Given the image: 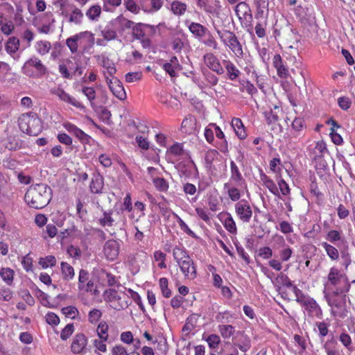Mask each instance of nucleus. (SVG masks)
<instances>
[{
    "label": "nucleus",
    "mask_w": 355,
    "mask_h": 355,
    "mask_svg": "<svg viewBox=\"0 0 355 355\" xmlns=\"http://www.w3.org/2000/svg\"><path fill=\"white\" fill-rule=\"evenodd\" d=\"M51 189L45 184L31 185L27 190L24 200L28 205L34 209H42L50 202Z\"/></svg>",
    "instance_id": "f257e3e1"
},
{
    "label": "nucleus",
    "mask_w": 355,
    "mask_h": 355,
    "mask_svg": "<svg viewBox=\"0 0 355 355\" xmlns=\"http://www.w3.org/2000/svg\"><path fill=\"white\" fill-rule=\"evenodd\" d=\"M173 257L186 279L193 280L196 277L194 261L183 247L175 246L173 249Z\"/></svg>",
    "instance_id": "f03ea898"
},
{
    "label": "nucleus",
    "mask_w": 355,
    "mask_h": 355,
    "mask_svg": "<svg viewBox=\"0 0 355 355\" xmlns=\"http://www.w3.org/2000/svg\"><path fill=\"white\" fill-rule=\"evenodd\" d=\"M60 10L63 19L69 24L80 26L84 21V13L75 4L61 0Z\"/></svg>",
    "instance_id": "7ed1b4c3"
},
{
    "label": "nucleus",
    "mask_w": 355,
    "mask_h": 355,
    "mask_svg": "<svg viewBox=\"0 0 355 355\" xmlns=\"http://www.w3.org/2000/svg\"><path fill=\"white\" fill-rule=\"evenodd\" d=\"M347 292L334 291L331 293L325 295L327 304L331 307V313L340 318L346 316Z\"/></svg>",
    "instance_id": "20e7f679"
},
{
    "label": "nucleus",
    "mask_w": 355,
    "mask_h": 355,
    "mask_svg": "<svg viewBox=\"0 0 355 355\" xmlns=\"http://www.w3.org/2000/svg\"><path fill=\"white\" fill-rule=\"evenodd\" d=\"M325 286L334 287L335 288L334 291L339 292H348L351 284L345 274L341 273L337 268L331 267L327 275V282Z\"/></svg>",
    "instance_id": "39448f33"
},
{
    "label": "nucleus",
    "mask_w": 355,
    "mask_h": 355,
    "mask_svg": "<svg viewBox=\"0 0 355 355\" xmlns=\"http://www.w3.org/2000/svg\"><path fill=\"white\" fill-rule=\"evenodd\" d=\"M19 126L22 132L31 136L38 135L42 130L41 119L35 116L22 115Z\"/></svg>",
    "instance_id": "423d86ee"
},
{
    "label": "nucleus",
    "mask_w": 355,
    "mask_h": 355,
    "mask_svg": "<svg viewBox=\"0 0 355 355\" xmlns=\"http://www.w3.org/2000/svg\"><path fill=\"white\" fill-rule=\"evenodd\" d=\"M104 300L110 304V306L115 310H120L126 308L128 303L125 300V293L121 295L116 290L109 288L103 293Z\"/></svg>",
    "instance_id": "0eeeda50"
},
{
    "label": "nucleus",
    "mask_w": 355,
    "mask_h": 355,
    "mask_svg": "<svg viewBox=\"0 0 355 355\" xmlns=\"http://www.w3.org/2000/svg\"><path fill=\"white\" fill-rule=\"evenodd\" d=\"M31 67L35 68L40 76L44 75L47 71L46 67L41 60L35 56L31 57L24 63L22 67L23 73L28 76H33V72L31 69Z\"/></svg>",
    "instance_id": "6e6552de"
},
{
    "label": "nucleus",
    "mask_w": 355,
    "mask_h": 355,
    "mask_svg": "<svg viewBox=\"0 0 355 355\" xmlns=\"http://www.w3.org/2000/svg\"><path fill=\"white\" fill-rule=\"evenodd\" d=\"M235 212L243 223H249L252 216V209L248 201L241 200L235 204Z\"/></svg>",
    "instance_id": "1a4fd4ad"
},
{
    "label": "nucleus",
    "mask_w": 355,
    "mask_h": 355,
    "mask_svg": "<svg viewBox=\"0 0 355 355\" xmlns=\"http://www.w3.org/2000/svg\"><path fill=\"white\" fill-rule=\"evenodd\" d=\"M304 307L307 315L312 318L321 319L322 317V311L320 305L312 297H309L301 304Z\"/></svg>",
    "instance_id": "9d476101"
},
{
    "label": "nucleus",
    "mask_w": 355,
    "mask_h": 355,
    "mask_svg": "<svg viewBox=\"0 0 355 355\" xmlns=\"http://www.w3.org/2000/svg\"><path fill=\"white\" fill-rule=\"evenodd\" d=\"M106 82L108 85L110 90L113 95L119 100H124L126 98V93L121 82L115 76L110 78L105 76Z\"/></svg>",
    "instance_id": "9b49d317"
},
{
    "label": "nucleus",
    "mask_w": 355,
    "mask_h": 355,
    "mask_svg": "<svg viewBox=\"0 0 355 355\" xmlns=\"http://www.w3.org/2000/svg\"><path fill=\"white\" fill-rule=\"evenodd\" d=\"M235 12L241 24L247 26L251 23L252 15L249 6L245 2L239 3L235 8Z\"/></svg>",
    "instance_id": "f8f14e48"
},
{
    "label": "nucleus",
    "mask_w": 355,
    "mask_h": 355,
    "mask_svg": "<svg viewBox=\"0 0 355 355\" xmlns=\"http://www.w3.org/2000/svg\"><path fill=\"white\" fill-rule=\"evenodd\" d=\"M83 38H87L90 42H93L94 40V34L89 31L81 32L67 40L66 44L72 53L77 52L78 47V42Z\"/></svg>",
    "instance_id": "ddd939ff"
},
{
    "label": "nucleus",
    "mask_w": 355,
    "mask_h": 355,
    "mask_svg": "<svg viewBox=\"0 0 355 355\" xmlns=\"http://www.w3.org/2000/svg\"><path fill=\"white\" fill-rule=\"evenodd\" d=\"M87 338L83 334H76L72 339L71 350L73 354L85 355Z\"/></svg>",
    "instance_id": "4468645a"
},
{
    "label": "nucleus",
    "mask_w": 355,
    "mask_h": 355,
    "mask_svg": "<svg viewBox=\"0 0 355 355\" xmlns=\"http://www.w3.org/2000/svg\"><path fill=\"white\" fill-rule=\"evenodd\" d=\"M304 120L302 118H295L291 124L292 131L288 137L289 143H295L299 137H301L303 130L305 128Z\"/></svg>",
    "instance_id": "2eb2a0df"
},
{
    "label": "nucleus",
    "mask_w": 355,
    "mask_h": 355,
    "mask_svg": "<svg viewBox=\"0 0 355 355\" xmlns=\"http://www.w3.org/2000/svg\"><path fill=\"white\" fill-rule=\"evenodd\" d=\"M203 59L206 66L211 71L216 72L218 75H222L224 73V69L219 60L212 53H206L204 55Z\"/></svg>",
    "instance_id": "dca6fc26"
},
{
    "label": "nucleus",
    "mask_w": 355,
    "mask_h": 355,
    "mask_svg": "<svg viewBox=\"0 0 355 355\" xmlns=\"http://www.w3.org/2000/svg\"><path fill=\"white\" fill-rule=\"evenodd\" d=\"M184 24L195 38H202L209 33L208 29L200 23L190 21L189 19H187L184 21Z\"/></svg>",
    "instance_id": "f3484780"
},
{
    "label": "nucleus",
    "mask_w": 355,
    "mask_h": 355,
    "mask_svg": "<svg viewBox=\"0 0 355 355\" xmlns=\"http://www.w3.org/2000/svg\"><path fill=\"white\" fill-rule=\"evenodd\" d=\"M230 178L227 182L234 183L239 187H247L245 180L243 178L239 167L234 161L230 162Z\"/></svg>",
    "instance_id": "a211bd4d"
},
{
    "label": "nucleus",
    "mask_w": 355,
    "mask_h": 355,
    "mask_svg": "<svg viewBox=\"0 0 355 355\" xmlns=\"http://www.w3.org/2000/svg\"><path fill=\"white\" fill-rule=\"evenodd\" d=\"M103 252L107 260H115L119 252V244L114 240H108L105 242Z\"/></svg>",
    "instance_id": "6ab92c4d"
},
{
    "label": "nucleus",
    "mask_w": 355,
    "mask_h": 355,
    "mask_svg": "<svg viewBox=\"0 0 355 355\" xmlns=\"http://www.w3.org/2000/svg\"><path fill=\"white\" fill-rule=\"evenodd\" d=\"M51 93L58 97V98L62 101L69 103L76 107H81L80 103H79L77 100H76L69 94L65 92V91L63 89L53 88L51 89Z\"/></svg>",
    "instance_id": "aec40b11"
},
{
    "label": "nucleus",
    "mask_w": 355,
    "mask_h": 355,
    "mask_svg": "<svg viewBox=\"0 0 355 355\" xmlns=\"http://www.w3.org/2000/svg\"><path fill=\"white\" fill-rule=\"evenodd\" d=\"M64 128L71 134L74 135L82 143L88 142L90 137L75 125L66 122L63 124Z\"/></svg>",
    "instance_id": "412c9836"
},
{
    "label": "nucleus",
    "mask_w": 355,
    "mask_h": 355,
    "mask_svg": "<svg viewBox=\"0 0 355 355\" xmlns=\"http://www.w3.org/2000/svg\"><path fill=\"white\" fill-rule=\"evenodd\" d=\"M98 62L106 69V73L108 74L107 76L112 78L116 71V69L114 62L109 59L105 54H101L96 56Z\"/></svg>",
    "instance_id": "4be33fe9"
},
{
    "label": "nucleus",
    "mask_w": 355,
    "mask_h": 355,
    "mask_svg": "<svg viewBox=\"0 0 355 355\" xmlns=\"http://www.w3.org/2000/svg\"><path fill=\"white\" fill-rule=\"evenodd\" d=\"M162 67L171 77H175L177 72L182 69L176 56H173L169 62L164 63Z\"/></svg>",
    "instance_id": "5701e85b"
},
{
    "label": "nucleus",
    "mask_w": 355,
    "mask_h": 355,
    "mask_svg": "<svg viewBox=\"0 0 355 355\" xmlns=\"http://www.w3.org/2000/svg\"><path fill=\"white\" fill-rule=\"evenodd\" d=\"M188 8L189 6L186 3L174 0L171 2L168 9L175 16L180 17L186 14Z\"/></svg>",
    "instance_id": "b1692460"
},
{
    "label": "nucleus",
    "mask_w": 355,
    "mask_h": 355,
    "mask_svg": "<svg viewBox=\"0 0 355 355\" xmlns=\"http://www.w3.org/2000/svg\"><path fill=\"white\" fill-rule=\"evenodd\" d=\"M111 24L116 26L119 32L123 33L127 29H130L135 24V22L125 18L123 15H120L111 21Z\"/></svg>",
    "instance_id": "393cba45"
},
{
    "label": "nucleus",
    "mask_w": 355,
    "mask_h": 355,
    "mask_svg": "<svg viewBox=\"0 0 355 355\" xmlns=\"http://www.w3.org/2000/svg\"><path fill=\"white\" fill-rule=\"evenodd\" d=\"M223 64L226 69L227 78L232 81L236 80L241 75L240 70L230 60H223Z\"/></svg>",
    "instance_id": "a878e982"
},
{
    "label": "nucleus",
    "mask_w": 355,
    "mask_h": 355,
    "mask_svg": "<svg viewBox=\"0 0 355 355\" xmlns=\"http://www.w3.org/2000/svg\"><path fill=\"white\" fill-rule=\"evenodd\" d=\"M247 187H239L234 183L225 182L224 184V189L227 191L229 198L232 201H237L240 199L241 193L243 189Z\"/></svg>",
    "instance_id": "bb28decb"
},
{
    "label": "nucleus",
    "mask_w": 355,
    "mask_h": 355,
    "mask_svg": "<svg viewBox=\"0 0 355 355\" xmlns=\"http://www.w3.org/2000/svg\"><path fill=\"white\" fill-rule=\"evenodd\" d=\"M44 18L48 19V24H41V26L37 28V31L40 33L47 35L53 31L55 20L51 12H45L44 14Z\"/></svg>",
    "instance_id": "cd10ccee"
},
{
    "label": "nucleus",
    "mask_w": 355,
    "mask_h": 355,
    "mask_svg": "<svg viewBox=\"0 0 355 355\" xmlns=\"http://www.w3.org/2000/svg\"><path fill=\"white\" fill-rule=\"evenodd\" d=\"M274 67L277 69V75L280 78H286L288 76V70L283 63L282 57L279 54L275 55L272 60Z\"/></svg>",
    "instance_id": "c85d7f7f"
},
{
    "label": "nucleus",
    "mask_w": 355,
    "mask_h": 355,
    "mask_svg": "<svg viewBox=\"0 0 355 355\" xmlns=\"http://www.w3.org/2000/svg\"><path fill=\"white\" fill-rule=\"evenodd\" d=\"M212 26H214V30L218 34L219 38L223 42L225 46H227L228 44H230L232 41L234 40L237 37L235 33L230 31H220L217 26L216 25L214 21H212Z\"/></svg>",
    "instance_id": "c756f323"
},
{
    "label": "nucleus",
    "mask_w": 355,
    "mask_h": 355,
    "mask_svg": "<svg viewBox=\"0 0 355 355\" xmlns=\"http://www.w3.org/2000/svg\"><path fill=\"white\" fill-rule=\"evenodd\" d=\"M114 26L111 24V21H110V23L105 25V26L100 27V35L103 37L104 40L110 42L116 39L117 33L116 31L114 30Z\"/></svg>",
    "instance_id": "7c9ffc66"
},
{
    "label": "nucleus",
    "mask_w": 355,
    "mask_h": 355,
    "mask_svg": "<svg viewBox=\"0 0 355 355\" xmlns=\"http://www.w3.org/2000/svg\"><path fill=\"white\" fill-rule=\"evenodd\" d=\"M260 179L263 184L270 191V193L279 198V191L278 187L271 178L261 172L260 173Z\"/></svg>",
    "instance_id": "2f4dec72"
},
{
    "label": "nucleus",
    "mask_w": 355,
    "mask_h": 355,
    "mask_svg": "<svg viewBox=\"0 0 355 355\" xmlns=\"http://www.w3.org/2000/svg\"><path fill=\"white\" fill-rule=\"evenodd\" d=\"M232 126L234 130L236 135L240 139H243L247 137L244 125L242 121L239 118H234L232 120Z\"/></svg>",
    "instance_id": "473e14b6"
},
{
    "label": "nucleus",
    "mask_w": 355,
    "mask_h": 355,
    "mask_svg": "<svg viewBox=\"0 0 355 355\" xmlns=\"http://www.w3.org/2000/svg\"><path fill=\"white\" fill-rule=\"evenodd\" d=\"M103 178L100 174L93 176L90 184V190L94 193H99L103 188Z\"/></svg>",
    "instance_id": "72a5a7b5"
},
{
    "label": "nucleus",
    "mask_w": 355,
    "mask_h": 355,
    "mask_svg": "<svg viewBox=\"0 0 355 355\" xmlns=\"http://www.w3.org/2000/svg\"><path fill=\"white\" fill-rule=\"evenodd\" d=\"M51 49V44L47 40H40L36 42L35 44L36 52L42 56L46 55L50 51Z\"/></svg>",
    "instance_id": "f704fd0d"
},
{
    "label": "nucleus",
    "mask_w": 355,
    "mask_h": 355,
    "mask_svg": "<svg viewBox=\"0 0 355 355\" xmlns=\"http://www.w3.org/2000/svg\"><path fill=\"white\" fill-rule=\"evenodd\" d=\"M61 272L62 277L66 281L71 280L75 275L73 268L67 262H61Z\"/></svg>",
    "instance_id": "c9c22d12"
},
{
    "label": "nucleus",
    "mask_w": 355,
    "mask_h": 355,
    "mask_svg": "<svg viewBox=\"0 0 355 355\" xmlns=\"http://www.w3.org/2000/svg\"><path fill=\"white\" fill-rule=\"evenodd\" d=\"M224 217L225 218L223 220V223L226 230L231 234H236L237 232V228L236 223L232 215L229 213H227L225 214Z\"/></svg>",
    "instance_id": "e433bc0d"
},
{
    "label": "nucleus",
    "mask_w": 355,
    "mask_h": 355,
    "mask_svg": "<svg viewBox=\"0 0 355 355\" xmlns=\"http://www.w3.org/2000/svg\"><path fill=\"white\" fill-rule=\"evenodd\" d=\"M220 3L219 1H215L213 3H206L202 8L203 10L213 16H218L220 11Z\"/></svg>",
    "instance_id": "4c0bfd02"
},
{
    "label": "nucleus",
    "mask_w": 355,
    "mask_h": 355,
    "mask_svg": "<svg viewBox=\"0 0 355 355\" xmlns=\"http://www.w3.org/2000/svg\"><path fill=\"white\" fill-rule=\"evenodd\" d=\"M108 330V324L105 321H101L96 329L98 338L103 340H109Z\"/></svg>",
    "instance_id": "58836bf2"
},
{
    "label": "nucleus",
    "mask_w": 355,
    "mask_h": 355,
    "mask_svg": "<svg viewBox=\"0 0 355 355\" xmlns=\"http://www.w3.org/2000/svg\"><path fill=\"white\" fill-rule=\"evenodd\" d=\"M101 14V7L98 5H94L86 11V16L91 21H98Z\"/></svg>",
    "instance_id": "ea45409f"
},
{
    "label": "nucleus",
    "mask_w": 355,
    "mask_h": 355,
    "mask_svg": "<svg viewBox=\"0 0 355 355\" xmlns=\"http://www.w3.org/2000/svg\"><path fill=\"white\" fill-rule=\"evenodd\" d=\"M321 246L324 249L327 254L331 260H337L339 258L338 250L327 242H322Z\"/></svg>",
    "instance_id": "a19ab883"
},
{
    "label": "nucleus",
    "mask_w": 355,
    "mask_h": 355,
    "mask_svg": "<svg viewBox=\"0 0 355 355\" xmlns=\"http://www.w3.org/2000/svg\"><path fill=\"white\" fill-rule=\"evenodd\" d=\"M19 47V40L15 37H10L6 44V51L12 55L15 53Z\"/></svg>",
    "instance_id": "79ce46f5"
},
{
    "label": "nucleus",
    "mask_w": 355,
    "mask_h": 355,
    "mask_svg": "<svg viewBox=\"0 0 355 355\" xmlns=\"http://www.w3.org/2000/svg\"><path fill=\"white\" fill-rule=\"evenodd\" d=\"M218 332L224 339H228L232 337L234 332V327L230 324H220L218 327Z\"/></svg>",
    "instance_id": "37998d69"
},
{
    "label": "nucleus",
    "mask_w": 355,
    "mask_h": 355,
    "mask_svg": "<svg viewBox=\"0 0 355 355\" xmlns=\"http://www.w3.org/2000/svg\"><path fill=\"white\" fill-rule=\"evenodd\" d=\"M232 51L236 58H241L243 55L242 45L236 37L227 46Z\"/></svg>",
    "instance_id": "c03bdc74"
},
{
    "label": "nucleus",
    "mask_w": 355,
    "mask_h": 355,
    "mask_svg": "<svg viewBox=\"0 0 355 355\" xmlns=\"http://www.w3.org/2000/svg\"><path fill=\"white\" fill-rule=\"evenodd\" d=\"M22 142L15 136H8L6 143V147L10 150H16L21 148Z\"/></svg>",
    "instance_id": "a18cd8bd"
},
{
    "label": "nucleus",
    "mask_w": 355,
    "mask_h": 355,
    "mask_svg": "<svg viewBox=\"0 0 355 355\" xmlns=\"http://www.w3.org/2000/svg\"><path fill=\"white\" fill-rule=\"evenodd\" d=\"M153 183L157 190L162 192L166 191L169 187L168 182L163 178L157 177L153 178Z\"/></svg>",
    "instance_id": "49530a36"
},
{
    "label": "nucleus",
    "mask_w": 355,
    "mask_h": 355,
    "mask_svg": "<svg viewBox=\"0 0 355 355\" xmlns=\"http://www.w3.org/2000/svg\"><path fill=\"white\" fill-rule=\"evenodd\" d=\"M39 264L43 269L47 268L48 267H53L56 264L55 257L53 255L42 257L39 260Z\"/></svg>",
    "instance_id": "de8ad7c7"
},
{
    "label": "nucleus",
    "mask_w": 355,
    "mask_h": 355,
    "mask_svg": "<svg viewBox=\"0 0 355 355\" xmlns=\"http://www.w3.org/2000/svg\"><path fill=\"white\" fill-rule=\"evenodd\" d=\"M108 340H103L101 338H96L92 340V345L95 349V352L106 353L107 351L106 342Z\"/></svg>",
    "instance_id": "09e8293b"
},
{
    "label": "nucleus",
    "mask_w": 355,
    "mask_h": 355,
    "mask_svg": "<svg viewBox=\"0 0 355 355\" xmlns=\"http://www.w3.org/2000/svg\"><path fill=\"white\" fill-rule=\"evenodd\" d=\"M184 153L183 146L182 144L175 143L173 144L168 150L167 154L178 157L181 156Z\"/></svg>",
    "instance_id": "8fccbe9b"
},
{
    "label": "nucleus",
    "mask_w": 355,
    "mask_h": 355,
    "mask_svg": "<svg viewBox=\"0 0 355 355\" xmlns=\"http://www.w3.org/2000/svg\"><path fill=\"white\" fill-rule=\"evenodd\" d=\"M150 8H143V11L146 13H153L159 11L164 5V0H150Z\"/></svg>",
    "instance_id": "3c124183"
},
{
    "label": "nucleus",
    "mask_w": 355,
    "mask_h": 355,
    "mask_svg": "<svg viewBox=\"0 0 355 355\" xmlns=\"http://www.w3.org/2000/svg\"><path fill=\"white\" fill-rule=\"evenodd\" d=\"M123 4L126 10L133 14L138 15L140 12L141 7L135 0H124Z\"/></svg>",
    "instance_id": "603ef678"
},
{
    "label": "nucleus",
    "mask_w": 355,
    "mask_h": 355,
    "mask_svg": "<svg viewBox=\"0 0 355 355\" xmlns=\"http://www.w3.org/2000/svg\"><path fill=\"white\" fill-rule=\"evenodd\" d=\"M168 282L167 278L162 277L159 280V285L162 295L164 297L168 298L171 296V291L168 287Z\"/></svg>",
    "instance_id": "864d4df0"
},
{
    "label": "nucleus",
    "mask_w": 355,
    "mask_h": 355,
    "mask_svg": "<svg viewBox=\"0 0 355 355\" xmlns=\"http://www.w3.org/2000/svg\"><path fill=\"white\" fill-rule=\"evenodd\" d=\"M13 275V270L8 268H3L0 270L1 277L8 285L12 282Z\"/></svg>",
    "instance_id": "5fc2aeb1"
},
{
    "label": "nucleus",
    "mask_w": 355,
    "mask_h": 355,
    "mask_svg": "<svg viewBox=\"0 0 355 355\" xmlns=\"http://www.w3.org/2000/svg\"><path fill=\"white\" fill-rule=\"evenodd\" d=\"M144 26H146V24H143L141 23H138V24H135L132 26L131 28H132V34H133L135 38H136L137 40H141V38L144 37L145 33H144V31L142 28V27ZM148 26V25H147V26Z\"/></svg>",
    "instance_id": "6e6d98bb"
},
{
    "label": "nucleus",
    "mask_w": 355,
    "mask_h": 355,
    "mask_svg": "<svg viewBox=\"0 0 355 355\" xmlns=\"http://www.w3.org/2000/svg\"><path fill=\"white\" fill-rule=\"evenodd\" d=\"M267 27L266 19L257 22L255 26V33L259 38H263L266 36V30Z\"/></svg>",
    "instance_id": "4d7b16f0"
},
{
    "label": "nucleus",
    "mask_w": 355,
    "mask_h": 355,
    "mask_svg": "<svg viewBox=\"0 0 355 355\" xmlns=\"http://www.w3.org/2000/svg\"><path fill=\"white\" fill-rule=\"evenodd\" d=\"M82 92L85 94L87 98L90 102L91 106H94V101L96 98V91L92 87H83L82 88Z\"/></svg>",
    "instance_id": "13d9d810"
},
{
    "label": "nucleus",
    "mask_w": 355,
    "mask_h": 355,
    "mask_svg": "<svg viewBox=\"0 0 355 355\" xmlns=\"http://www.w3.org/2000/svg\"><path fill=\"white\" fill-rule=\"evenodd\" d=\"M325 239L330 243L336 244V242L340 241L342 236L340 232L338 230H330L327 232Z\"/></svg>",
    "instance_id": "bf43d9fd"
},
{
    "label": "nucleus",
    "mask_w": 355,
    "mask_h": 355,
    "mask_svg": "<svg viewBox=\"0 0 355 355\" xmlns=\"http://www.w3.org/2000/svg\"><path fill=\"white\" fill-rule=\"evenodd\" d=\"M102 312L98 309H93L88 313V320L91 324H96L102 317Z\"/></svg>",
    "instance_id": "052dcab7"
},
{
    "label": "nucleus",
    "mask_w": 355,
    "mask_h": 355,
    "mask_svg": "<svg viewBox=\"0 0 355 355\" xmlns=\"http://www.w3.org/2000/svg\"><path fill=\"white\" fill-rule=\"evenodd\" d=\"M100 277L107 282L108 286H113L116 284V279L114 275H112L111 273L107 272L105 270H101L100 272Z\"/></svg>",
    "instance_id": "680f3d73"
},
{
    "label": "nucleus",
    "mask_w": 355,
    "mask_h": 355,
    "mask_svg": "<svg viewBox=\"0 0 355 355\" xmlns=\"http://www.w3.org/2000/svg\"><path fill=\"white\" fill-rule=\"evenodd\" d=\"M233 318V315L228 311L219 312L216 315V320L218 322L227 323Z\"/></svg>",
    "instance_id": "e2e57ef3"
},
{
    "label": "nucleus",
    "mask_w": 355,
    "mask_h": 355,
    "mask_svg": "<svg viewBox=\"0 0 355 355\" xmlns=\"http://www.w3.org/2000/svg\"><path fill=\"white\" fill-rule=\"evenodd\" d=\"M195 119L192 116L185 118L181 125V128L185 132L191 133L193 130V125H194Z\"/></svg>",
    "instance_id": "0e129e2a"
},
{
    "label": "nucleus",
    "mask_w": 355,
    "mask_h": 355,
    "mask_svg": "<svg viewBox=\"0 0 355 355\" xmlns=\"http://www.w3.org/2000/svg\"><path fill=\"white\" fill-rule=\"evenodd\" d=\"M89 274L87 270L84 269L80 270L78 285L79 290L83 291L85 288V284L89 280Z\"/></svg>",
    "instance_id": "69168bd1"
},
{
    "label": "nucleus",
    "mask_w": 355,
    "mask_h": 355,
    "mask_svg": "<svg viewBox=\"0 0 355 355\" xmlns=\"http://www.w3.org/2000/svg\"><path fill=\"white\" fill-rule=\"evenodd\" d=\"M214 127L215 123H210L205 129L204 135L207 141L209 144L212 143L214 140Z\"/></svg>",
    "instance_id": "338daca9"
},
{
    "label": "nucleus",
    "mask_w": 355,
    "mask_h": 355,
    "mask_svg": "<svg viewBox=\"0 0 355 355\" xmlns=\"http://www.w3.org/2000/svg\"><path fill=\"white\" fill-rule=\"evenodd\" d=\"M277 182L279 186V193H281L283 196H288L291 191L288 184L282 178H277Z\"/></svg>",
    "instance_id": "774afa93"
}]
</instances>
